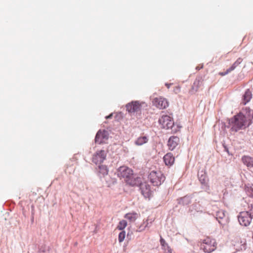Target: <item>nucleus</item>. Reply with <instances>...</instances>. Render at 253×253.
<instances>
[{"instance_id":"nucleus-5","label":"nucleus","mask_w":253,"mask_h":253,"mask_svg":"<svg viewBox=\"0 0 253 253\" xmlns=\"http://www.w3.org/2000/svg\"><path fill=\"white\" fill-rule=\"evenodd\" d=\"M159 123L162 127L165 129L171 128L174 125L172 118L168 115H163L159 120Z\"/></svg>"},{"instance_id":"nucleus-12","label":"nucleus","mask_w":253,"mask_h":253,"mask_svg":"<svg viewBox=\"0 0 253 253\" xmlns=\"http://www.w3.org/2000/svg\"><path fill=\"white\" fill-rule=\"evenodd\" d=\"M126 107L129 112H135L140 110L141 104L138 101H132L127 104Z\"/></svg>"},{"instance_id":"nucleus-27","label":"nucleus","mask_w":253,"mask_h":253,"mask_svg":"<svg viewBox=\"0 0 253 253\" xmlns=\"http://www.w3.org/2000/svg\"><path fill=\"white\" fill-rule=\"evenodd\" d=\"M249 208L250 210L248 211L249 213L251 214V216L253 218V204L251 205Z\"/></svg>"},{"instance_id":"nucleus-9","label":"nucleus","mask_w":253,"mask_h":253,"mask_svg":"<svg viewBox=\"0 0 253 253\" xmlns=\"http://www.w3.org/2000/svg\"><path fill=\"white\" fill-rule=\"evenodd\" d=\"M106 158V153L104 150L97 151L92 157V162L95 164H100Z\"/></svg>"},{"instance_id":"nucleus-24","label":"nucleus","mask_w":253,"mask_h":253,"mask_svg":"<svg viewBox=\"0 0 253 253\" xmlns=\"http://www.w3.org/2000/svg\"><path fill=\"white\" fill-rule=\"evenodd\" d=\"M225 216V212L223 210H219L216 212V218L217 219H222Z\"/></svg>"},{"instance_id":"nucleus-26","label":"nucleus","mask_w":253,"mask_h":253,"mask_svg":"<svg viewBox=\"0 0 253 253\" xmlns=\"http://www.w3.org/2000/svg\"><path fill=\"white\" fill-rule=\"evenodd\" d=\"M246 192L250 197L253 198V189L252 188H248L246 189Z\"/></svg>"},{"instance_id":"nucleus-4","label":"nucleus","mask_w":253,"mask_h":253,"mask_svg":"<svg viewBox=\"0 0 253 253\" xmlns=\"http://www.w3.org/2000/svg\"><path fill=\"white\" fill-rule=\"evenodd\" d=\"M216 242L215 239L207 237L203 240L201 248L206 253H211L216 248Z\"/></svg>"},{"instance_id":"nucleus-6","label":"nucleus","mask_w":253,"mask_h":253,"mask_svg":"<svg viewBox=\"0 0 253 253\" xmlns=\"http://www.w3.org/2000/svg\"><path fill=\"white\" fill-rule=\"evenodd\" d=\"M253 217L249 211L241 212L238 216V221L240 224L243 226L249 225L252 221Z\"/></svg>"},{"instance_id":"nucleus-22","label":"nucleus","mask_w":253,"mask_h":253,"mask_svg":"<svg viewBox=\"0 0 253 253\" xmlns=\"http://www.w3.org/2000/svg\"><path fill=\"white\" fill-rule=\"evenodd\" d=\"M127 223L126 220H122L119 222L117 229L119 230H123L127 226Z\"/></svg>"},{"instance_id":"nucleus-10","label":"nucleus","mask_w":253,"mask_h":253,"mask_svg":"<svg viewBox=\"0 0 253 253\" xmlns=\"http://www.w3.org/2000/svg\"><path fill=\"white\" fill-rule=\"evenodd\" d=\"M180 143L179 137L175 136H172L169 137L168 142V146L169 150L172 151L175 149Z\"/></svg>"},{"instance_id":"nucleus-15","label":"nucleus","mask_w":253,"mask_h":253,"mask_svg":"<svg viewBox=\"0 0 253 253\" xmlns=\"http://www.w3.org/2000/svg\"><path fill=\"white\" fill-rule=\"evenodd\" d=\"M163 159L166 165L168 166H172L174 164L175 161V158L171 153H168L166 154L164 156Z\"/></svg>"},{"instance_id":"nucleus-8","label":"nucleus","mask_w":253,"mask_h":253,"mask_svg":"<svg viewBox=\"0 0 253 253\" xmlns=\"http://www.w3.org/2000/svg\"><path fill=\"white\" fill-rule=\"evenodd\" d=\"M109 134L108 131L105 130H99L95 136V141L99 144L106 143L108 139Z\"/></svg>"},{"instance_id":"nucleus-3","label":"nucleus","mask_w":253,"mask_h":253,"mask_svg":"<svg viewBox=\"0 0 253 253\" xmlns=\"http://www.w3.org/2000/svg\"><path fill=\"white\" fill-rule=\"evenodd\" d=\"M150 182L155 186H158L165 181V177L160 170H152L148 175Z\"/></svg>"},{"instance_id":"nucleus-29","label":"nucleus","mask_w":253,"mask_h":253,"mask_svg":"<svg viewBox=\"0 0 253 253\" xmlns=\"http://www.w3.org/2000/svg\"><path fill=\"white\" fill-rule=\"evenodd\" d=\"M147 226V225H146L144 227H142L141 226L139 227L138 229L139 230V231H142L145 229L146 227Z\"/></svg>"},{"instance_id":"nucleus-19","label":"nucleus","mask_w":253,"mask_h":253,"mask_svg":"<svg viewBox=\"0 0 253 253\" xmlns=\"http://www.w3.org/2000/svg\"><path fill=\"white\" fill-rule=\"evenodd\" d=\"M243 163L248 167H253V158L248 156L242 157Z\"/></svg>"},{"instance_id":"nucleus-7","label":"nucleus","mask_w":253,"mask_h":253,"mask_svg":"<svg viewBox=\"0 0 253 253\" xmlns=\"http://www.w3.org/2000/svg\"><path fill=\"white\" fill-rule=\"evenodd\" d=\"M152 103L154 106L159 109H164L169 105V102L165 98L160 96L153 99Z\"/></svg>"},{"instance_id":"nucleus-14","label":"nucleus","mask_w":253,"mask_h":253,"mask_svg":"<svg viewBox=\"0 0 253 253\" xmlns=\"http://www.w3.org/2000/svg\"><path fill=\"white\" fill-rule=\"evenodd\" d=\"M242 59L241 58H238L229 69L226 70L225 72H220L219 75L221 76H223L228 74L231 71H233L237 66H238L239 64L242 62Z\"/></svg>"},{"instance_id":"nucleus-23","label":"nucleus","mask_w":253,"mask_h":253,"mask_svg":"<svg viewBox=\"0 0 253 253\" xmlns=\"http://www.w3.org/2000/svg\"><path fill=\"white\" fill-rule=\"evenodd\" d=\"M199 179L202 184H206L208 181V178L205 173L199 175Z\"/></svg>"},{"instance_id":"nucleus-21","label":"nucleus","mask_w":253,"mask_h":253,"mask_svg":"<svg viewBox=\"0 0 253 253\" xmlns=\"http://www.w3.org/2000/svg\"><path fill=\"white\" fill-rule=\"evenodd\" d=\"M99 172L103 175H107L108 173V169L105 165H99L98 167Z\"/></svg>"},{"instance_id":"nucleus-30","label":"nucleus","mask_w":253,"mask_h":253,"mask_svg":"<svg viewBox=\"0 0 253 253\" xmlns=\"http://www.w3.org/2000/svg\"><path fill=\"white\" fill-rule=\"evenodd\" d=\"M41 253H52V251L51 250L48 249Z\"/></svg>"},{"instance_id":"nucleus-32","label":"nucleus","mask_w":253,"mask_h":253,"mask_svg":"<svg viewBox=\"0 0 253 253\" xmlns=\"http://www.w3.org/2000/svg\"><path fill=\"white\" fill-rule=\"evenodd\" d=\"M112 114H110V115H109V116H108L106 117V119L110 118L112 117Z\"/></svg>"},{"instance_id":"nucleus-18","label":"nucleus","mask_w":253,"mask_h":253,"mask_svg":"<svg viewBox=\"0 0 253 253\" xmlns=\"http://www.w3.org/2000/svg\"><path fill=\"white\" fill-rule=\"evenodd\" d=\"M160 243L162 247V249L164 251L165 253H172L171 249L162 237H161Z\"/></svg>"},{"instance_id":"nucleus-28","label":"nucleus","mask_w":253,"mask_h":253,"mask_svg":"<svg viewBox=\"0 0 253 253\" xmlns=\"http://www.w3.org/2000/svg\"><path fill=\"white\" fill-rule=\"evenodd\" d=\"M180 90V87L176 86L174 90V91L175 92V93H177L179 92Z\"/></svg>"},{"instance_id":"nucleus-13","label":"nucleus","mask_w":253,"mask_h":253,"mask_svg":"<svg viewBox=\"0 0 253 253\" xmlns=\"http://www.w3.org/2000/svg\"><path fill=\"white\" fill-rule=\"evenodd\" d=\"M203 80L202 78H196L193 84L191 87V89L190 90V92L191 93H195L197 92L199 89V88L203 84Z\"/></svg>"},{"instance_id":"nucleus-31","label":"nucleus","mask_w":253,"mask_h":253,"mask_svg":"<svg viewBox=\"0 0 253 253\" xmlns=\"http://www.w3.org/2000/svg\"><path fill=\"white\" fill-rule=\"evenodd\" d=\"M172 84H168V83H166L165 84L166 86H167V87L168 88H169L170 85Z\"/></svg>"},{"instance_id":"nucleus-33","label":"nucleus","mask_w":253,"mask_h":253,"mask_svg":"<svg viewBox=\"0 0 253 253\" xmlns=\"http://www.w3.org/2000/svg\"><path fill=\"white\" fill-rule=\"evenodd\" d=\"M196 69H197V70H199V67H197L196 68Z\"/></svg>"},{"instance_id":"nucleus-17","label":"nucleus","mask_w":253,"mask_h":253,"mask_svg":"<svg viewBox=\"0 0 253 253\" xmlns=\"http://www.w3.org/2000/svg\"><path fill=\"white\" fill-rule=\"evenodd\" d=\"M252 98V94L251 91L247 90L244 94L241 104L245 105L248 103Z\"/></svg>"},{"instance_id":"nucleus-1","label":"nucleus","mask_w":253,"mask_h":253,"mask_svg":"<svg viewBox=\"0 0 253 253\" xmlns=\"http://www.w3.org/2000/svg\"><path fill=\"white\" fill-rule=\"evenodd\" d=\"M117 173L121 179H124L130 185L134 186L139 184V178L134 177L132 169L126 166L120 167L117 169Z\"/></svg>"},{"instance_id":"nucleus-20","label":"nucleus","mask_w":253,"mask_h":253,"mask_svg":"<svg viewBox=\"0 0 253 253\" xmlns=\"http://www.w3.org/2000/svg\"><path fill=\"white\" fill-rule=\"evenodd\" d=\"M149 138L146 136H140L135 141L134 143L136 145L141 146L148 142Z\"/></svg>"},{"instance_id":"nucleus-2","label":"nucleus","mask_w":253,"mask_h":253,"mask_svg":"<svg viewBox=\"0 0 253 253\" xmlns=\"http://www.w3.org/2000/svg\"><path fill=\"white\" fill-rule=\"evenodd\" d=\"M229 123L231 126V130L236 132L248 126L251 124V121L242 113H239L230 120Z\"/></svg>"},{"instance_id":"nucleus-16","label":"nucleus","mask_w":253,"mask_h":253,"mask_svg":"<svg viewBox=\"0 0 253 253\" xmlns=\"http://www.w3.org/2000/svg\"><path fill=\"white\" fill-rule=\"evenodd\" d=\"M140 214L135 212H129L125 215V218L127 219L129 222H134L139 217Z\"/></svg>"},{"instance_id":"nucleus-11","label":"nucleus","mask_w":253,"mask_h":253,"mask_svg":"<svg viewBox=\"0 0 253 253\" xmlns=\"http://www.w3.org/2000/svg\"><path fill=\"white\" fill-rule=\"evenodd\" d=\"M140 188L141 194L145 198H149L152 194V191L150 185L147 183H143L140 184Z\"/></svg>"},{"instance_id":"nucleus-25","label":"nucleus","mask_w":253,"mask_h":253,"mask_svg":"<svg viewBox=\"0 0 253 253\" xmlns=\"http://www.w3.org/2000/svg\"><path fill=\"white\" fill-rule=\"evenodd\" d=\"M126 237V232L125 231H122L121 232L118 236V240L120 243L122 242Z\"/></svg>"}]
</instances>
